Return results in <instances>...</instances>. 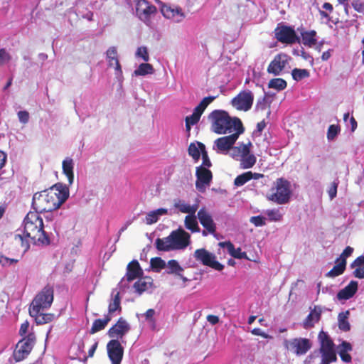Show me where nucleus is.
Instances as JSON below:
<instances>
[{"label":"nucleus","instance_id":"f257e3e1","mask_svg":"<svg viewBox=\"0 0 364 364\" xmlns=\"http://www.w3.org/2000/svg\"><path fill=\"white\" fill-rule=\"evenodd\" d=\"M69 197L68 188L62 183H56L49 189L36 193L33 196L32 206L40 213L56 210Z\"/></svg>","mask_w":364,"mask_h":364},{"label":"nucleus","instance_id":"f03ea898","mask_svg":"<svg viewBox=\"0 0 364 364\" xmlns=\"http://www.w3.org/2000/svg\"><path fill=\"white\" fill-rule=\"evenodd\" d=\"M208 119L211 123V130L218 134L245 131L242 121L238 117H231L225 110H213L209 114Z\"/></svg>","mask_w":364,"mask_h":364},{"label":"nucleus","instance_id":"7ed1b4c3","mask_svg":"<svg viewBox=\"0 0 364 364\" xmlns=\"http://www.w3.org/2000/svg\"><path fill=\"white\" fill-rule=\"evenodd\" d=\"M23 226L26 237L30 238L33 243L46 245L50 244V238L43 230V219L38 213L28 212L24 218Z\"/></svg>","mask_w":364,"mask_h":364},{"label":"nucleus","instance_id":"20e7f679","mask_svg":"<svg viewBox=\"0 0 364 364\" xmlns=\"http://www.w3.org/2000/svg\"><path fill=\"white\" fill-rule=\"evenodd\" d=\"M272 191V193L267 196L269 200L279 205L286 204L289 201L291 195V183L287 179L277 178Z\"/></svg>","mask_w":364,"mask_h":364},{"label":"nucleus","instance_id":"39448f33","mask_svg":"<svg viewBox=\"0 0 364 364\" xmlns=\"http://www.w3.org/2000/svg\"><path fill=\"white\" fill-rule=\"evenodd\" d=\"M53 287L50 285H46L34 297L28 309L29 313H33L34 315H36L38 311H43L49 309L53 301Z\"/></svg>","mask_w":364,"mask_h":364},{"label":"nucleus","instance_id":"423d86ee","mask_svg":"<svg viewBox=\"0 0 364 364\" xmlns=\"http://www.w3.org/2000/svg\"><path fill=\"white\" fill-rule=\"evenodd\" d=\"M320 342L319 351L321 354V364H330L337 360L335 344L326 332L320 331L318 336Z\"/></svg>","mask_w":364,"mask_h":364},{"label":"nucleus","instance_id":"0eeeda50","mask_svg":"<svg viewBox=\"0 0 364 364\" xmlns=\"http://www.w3.org/2000/svg\"><path fill=\"white\" fill-rule=\"evenodd\" d=\"M251 146L252 143L249 141L246 144H242L232 149V156L240 157V166L244 169L252 168L256 163L255 156L250 153Z\"/></svg>","mask_w":364,"mask_h":364},{"label":"nucleus","instance_id":"6e6552de","mask_svg":"<svg viewBox=\"0 0 364 364\" xmlns=\"http://www.w3.org/2000/svg\"><path fill=\"white\" fill-rule=\"evenodd\" d=\"M254 95L249 90H245L240 92L231 100V105L238 111L247 112L253 105Z\"/></svg>","mask_w":364,"mask_h":364},{"label":"nucleus","instance_id":"1a4fd4ad","mask_svg":"<svg viewBox=\"0 0 364 364\" xmlns=\"http://www.w3.org/2000/svg\"><path fill=\"white\" fill-rule=\"evenodd\" d=\"M216 98L215 96L204 97L200 102L195 107L191 115L187 116L185 119L186 131L191 130V127L196 124L206 109V107Z\"/></svg>","mask_w":364,"mask_h":364},{"label":"nucleus","instance_id":"9d476101","mask_svg":"<svg viewBox=\"0 0 364 364\" xmlns=\"http://www.w3.org/2000/svg\"><path fill=\"white\" fill-rule=\"evenodd\" d=\"M195 259L203 265L208 266L218 271H222L224 265L218 262L214 254L208 252L205 248L197 249L194 252Z\"/></svg>","mask_w":364,"mask_h":364},{"label":"nucleus","instance_id":"9b49d317","mask_svg":"<svg viewBox=\"0 0 364 364\" xmlns=\"http://www.w3.org/2000/svg\"><path fill=\"white\" fill-rule=\"evenodd\" d=\"M34 341V336L32 334H29L18 341L14 351V359L16 361H21L26 358L31 353Z\"/></svg>","mask_w":364,"mask_h":364},{"label":"nucleus","instance_id":"f8f14e48","mask_svg":"<svg viewBox=\"0 0 364 364\" xmlns=\"http://www.w3.org/2000/svg\"><path fill=\"white\" fill-rule=\"evenodd\" d=\"M242 133V130H240V132L230 133L231 134L228 136H225L217 139L214 141L217 152L226 154L230 150H231L232 154V149L235 147L233 145L238 139L239 136Z\"/></svg>","mask_w":364,"mask_h":364},{"label":"nucleus","instance_id":"ddd939ff","mask_svg":"<svg viewBox=\"0 0 364 364\" xmlns=\"http://www.w3.org/2000/svg\"><path fill=\"white\" fill-rule=\"evenodd\" d=\"M196 188L201 193H204L206 188L210 186L213 180V173L208 168L203 166L196 167Z\"/></svg>","mask_w":364,"mask_h":364},{"label":"nucleus","instance_id":"4468645a","mask_svg":"<svg viewBox=\"0 0 364 364\" xmlns=\"http://www.w3.org/2000/svg\"><path fill=\"white\" fill-rule=\"evenodd\" d=\"M156 12V7L147 0H138L136 3V15L146 24L150 23L151 16Z\"/></svg>","mask_w":364,"mask_h":364},{"label":"nucleus","instance_id":"2eb2a0df","mask_svg":"<svg viewBox=\"0 0 364 364\" xmlns=\"http://www.w3.org/2000/svg\"><path fill=\"white\" fill-rule=\"evenodd\" d=\"M274 34L277 40L282 43L293 44L299 40L294 28L285 25L278 26Z\"/></svg>","mask_w":364,"mask_h":364},{"label":"nucleus","instance_id":"dca6fc26","mask_svg":"<svg viewBox=\"0 0 364 364\" xmlns=\"http://www.w3.org/2000/svg\"><path fill=\"white\" fill-rule=\"evenodd\" d=\"M174 250H184L191 243V235L183 228H179L170 233Z\"/></svg>","mask_w":364,"mask_h":364},{"label":"nucleus","instance_id":"f3484780","mask_svg":"<svg viewBox=\"0 0 364 364\" xmlns=\"http://www.w3.org/2000/svg\"><path fill=\"white\" fill-rule=\"evenodd\" d=\"M285 346L297 355L306 354L311 348L309 339L305 338H294L285 341Z\"/></svg>","mask_w":364,"mask_h":364},{"label":"nucleus","instance_id":"a211bd4d","mask_svg":"<svg viewBox=\"0 0 364 364\" xmlns=\"http://www.w3.org/2000/svg\"><path fill=\"white\" fill-rule=\"evenodd\" d=\"M108 357L112 364H120L123 358L124 348L117 339H112L107 344Z\"/></svg>","mask_w":364,"mask_h":364},{"label":"nucleus","instance_id":"6ab92c4d","mask_svg":"<svg viewBox=\"0 0 364 364\" xmlns=\"http://www.w3.org/2000/svg\"><path fill=\"white\" fill-rule=\"evenodd\" d=\"M130 330V326L125 319L120 317L117 323L107 332L109 338L122 339Z\"/></svg>","mask_w":364,"mask_h":364},{"label":"nucleus","instance_id":"aec40b11","mask_svg":"<svg viewBox=\"0 0 364 364\" xmlns=\"http://www.w3.org/2000/svg\"><path fill=\"white\" fill-rule=\"evenodd\" d=\"M197 218L201 225L210 234H214L216 231V225L213 221L212 215L205 207L201 208L197 213Z\"/></svg>","mask_w":364,"mask_h":364},{"label":"nucleus","instance_id":"412c9836","mask_svg":"<svg viewBox=\"0 0 364 364\" xmlns=\"http://www.w3.org/2000/svg\"><path fill=\"white\" fill-rule=\"evenodd\" d=\"M287 63V55L286 54H277L269 63L267 68L269 73L279 75L284 70Z\"/></svg>","mask_w":364,"mask_h":364},{"label":"nucleus","instance_id":"4be33fe9","mask_svg":"<svg viewBox=\"0 0 364 364\" xmlns=\"http://www.w3.org/2000/svg\"><path fill=\"white\" fill-rule=\"evenodd\" d=\"M322 309L319 306H314L309 315L304 320L302 326L305 329H310L314 327L316 323H318L321 317Z\"/></svg>","mask_w":364,"mask_h":364},{"label":"nucleus","instance_id":"5701e85b","mask_svg":"<svg viewBox=\"0 0 364 364\" xmlns=\"http://www.w3.org/2000/svg\"><path fill=\"white\" fill-rule=\"evenodd\" d=\"M143 269H141L139 262L134 259L127 264L125 278L127 282H130L141 277L143 275Z\"/></svg>","mask_w":364,"mask_h":364},{"label":"nucleus","instance_id":"b1692460","mask_svg":"<svg viewBox=\"0 0 364 364\" xmlns=\"http://www.w3.org/2000/svg\"><path fill=\"white\" fill-rule=\"evenodd\" d=\"M161 13L165 18L172 19L175 22H181L185 18L182 9L179 7L164 6L161 8Z\"/></svg>","mask_w":364,"mask_h":364},{"label":"nucleus","instance_id":"393cba45","mask_svg":"<svg viewBox=\"0 0 364 364\" xmlns=\"http://www.w3.org/2000/svg\"><path fill=\"white\" fill-rule=\"evenodd\" d=\"M108 65L109 67H114L116 75L120 76L122 75V67L119 61L118 53L116 47H110L106 52Z\"/></svg>","mask_w":364,"mask_h":364},{"label":"nucleus","instance_id":"a878e982","mask_svg":"<svg viewBox=\"0 0 364 364\" xmlns=\"http://www.w3.org/2000/svg\"><path fill=\"white\" fill-rule=\"evenodd\" d=\"M358 284L356 281H350V283L337 294L338 300H348L352 298L358 291Z\"/></svg>","mask_w":364,"mask_h":364},{"label":"nucleus","instance_id":"bb28decb","mask_svg":"<svg viewBox=\"0 0 364 364\" xmlns=\"http://www.w3.org/2000/svg\"><path fill=\"white\" fill-rule=\"evenodd\" d=\"M219 246L228 250V253L236 259H248L247 253L242 252L240 247L235 248L234 245L230 241L220 242Z\"/></svg>","mask_w":364,"mask_h":364},{"label":"nucleus","instance_id":"cd10ccee","mask_svg":"<svg viewBox=\"0 0 364 364\" xmlns=\"http://www.w3.org/2000/svg\"><path fill=\"white\" fill-rule=\"evenodd\" d=\"M153 284V279L150 277H141L134 284V288L139 294H141L145 291L151 287Z\"/></svg>","mask_w":364,"mask_h":364},{"label":"nucleus","instance_id":"c85d7f7f","mask_svg":"<svg viewBox=\"0 0 364 364\" xmlns=\"http://www.w3.org/2000/svg\"><path fill=\"white\" fill-rule=\"evenodd\" d=\"M166 267H167L166 272L168 274H176L184 282L187 281V279L181 274V272H183V268L179 264L178 261L176 259H171L168 261Z\"/></svg>","mask_w":364,"mask_h":364},{"label":"nucleus","instance_id":"c756f323","mask_svg":"<svg viewBox=\"0 0 364 364\" xmlns=\"http://www.w3.org/2000/svg\"><path fill=\"white\" fill-rule=\"evenodd\" d=\"M317 33L314 30L301 31L302 43L305 46L313 47L317 43Z\"/></svg>","mask_w":364,"mask_h":364},{"label":"nucleus","instance_id":"7c9ffc66","mask_svg":"<svg viewBox=\"0 0 364 364\" xmlns=\"http://www.w3.org/2000/svg\"><path fill=\"white\" fill-rule=\"evenodd\" d=\"M155 247L157 250L161 252L174 250L170 235L163 238H157L155 240Z\"/></svg>","mask_w":364,"mask_h":364},{"label":"nucleus","instance_id":"2f4dec72","mask_svg":"<svg viewBox=\"0 0 364 364\" xmlns=\"http://www.w3.org/2000/svg\"><path fill=\"white\" fill-rule=\"evenodd\" d=\"M73 160L71 158H66L63 161V172L67 176L69 184H72L74 180Z\"/></svg>","mask_w":364,"mask_h":364},{"label":"nucleus","instance_id":"473e14b6","mask_svg":"<svg viewBox=\"0 0 364 364\" xmlns=\"http://www.w3.org/2000/svg\"><path fill=\"white\" fill-rule=\"evenodd\" d=\"M122 306H121V298L119 292L117 291L113 296L112 301L109 304L108 306V314L107 315H110V318H112L114 312L118 311V314L122 312Z\"/></svg>","mask_w":364,"mask_h":364},{"label":"nucleus","instance_id":"72a5a7b5","mask_svg":"<svg viewBox=\"0 0 364 364\" xmlns=\"http://www.w3.org/2000/svg\"><path fill=\"white\" fill-rule=\"evenodd\" d=\"M174 205L181 213H188L191 215H194L198 208V204L191 205L181 200H178L176 202Z\"/></svg>","mask_w":364,"mask_h":364},{"label":"nucleus","instance_id":"f704fd0d","mask_svg":"<svg viewBox=\"0 0 364 364\" xmlns=\"http://www.w3.org/2000/svg\"><path fill=\"white\" fill-rule=\"evenodd\" d=\"M336 264L326 274V277L334 278L339 275H341L346 267V261H337L336 260Z\"/></svg>","mask_w":364,"mask_h":364},{"label":"nucleus","instance_id":"c9c22d12","mask_svg":"<svg viewBox=\"0 0 364 364\" xmlns=\"http://www.w3.org/2000/svg\"><path fill=\"white\" fill-rule=\"evenodd\" d=\"M110 315H105L103 319L98 318L93 321L92 326L90 330L91 334H94L104 329L107 323L111 321Z\"/></svg>","mask_w":364,"mask_h":364},{"label":"nucleus","instance_id":"e433bc0d","mask_svg":"<svg viewBox=\"0 0 364 364\" xmlns=\"http://www.w3.org/2000/svg\"><path fill=\"white\" fill-rule=\"evenodd\" d=\"M352 350V346L347 341H343L340 345V350L338 354L341 360L345 363H350L352 360L351 355L348 353V351Z\"/></svg>","mask_w":364,"mask_h":364},{"label":"nucleus","instance_id":"4c0bfd02","mask_svg":"<svg viewBox=\"0 0 364 364\" xmlns=\"http://www.w3.org/2000/svg\"><path fill=\"white\" fill-rule=\"evenodd\" d=\"M43 311H38L36 315L29 313L30 316L35 318V321L38 325H43L51 322L54 318L53 314H43Z\"/></svg>","mask_w":364,"mask_h":364},{"label":"nucleus","instance_id":"58836bf2","mask_svg":"<svg viewBox=\"0 0 364 364\" xmlns=\"http://www.w3.org/2000/svg\"><path fill=\"white\" fill-rule=\"evenodd\" d=\"M185 227L191 230L192 232H197L200 231V228L198 226L196 217L194 215H188L185 218Z\"/></svg>","mask_w":364,"mask_h":364},{"label":"nucleus","instance_id":"ea45409f","mask_svg":"<svg viewBox=\"0 0 364 364\" xmlns=\"http://www.w3.org/2000/svg\"><path fill=\"white\" fill-rule=\"evenodd\" d=\"M349 316V311L341 312L338 314V328L340 330L347 332L350 329V325L348 321Z\"/></svg>","mask_w":364,"mask_h":364},{"label":"nucleus","instance_id":"a19ab883","mask_svg":"<svg viewBox=\"0 0 364 364\" xmlns=\"http://www.w3.org/2000/svg\"><path fill=\"white\" fill-rule=\"evenodd\" d=\"M14 243L16 247H21L24 252L30 247L26 235L24 237L21 234H16L14 237Z\"/></svg>","mask_w":364,"mask_h":364},{"label":"nucleus","instance_id":"79ce46f5","mask_svg":"<svg viewBox=\"0 0 364 364\" xmlns=\"http://www.w3.org/2000/svg\"><path fill=\"white\" fill-rule=\"evenodd\" d=\"M154 72V67L149 63H141L138 68L134 70V75L136 76H143L148 74H153Z\"/></svg>","mask_w":364,"mask_h":364},{"label":"nucleus","instance_id":"37998d69","mask_svg":"<svg viewBox=\"0 0 364 364\" xmlns=\"http://www.w3.org/2000/svg\"><path fill=\"white\" fill-rule=\"evenodd\" d=\"M166 265L165 261L159 257H153L150 260L151 268L156 272H159Z\"/></svg>","mask_w":364,"mask_h":364},{"label":"nucleus","instance_id":"c03bdc74","mask_svg":"<svg viewBox=\"0 0 364 364\" xmlns=\"http://www.w3.org/2000/svg\"><path fill=\"white\" fill-rule=\"evenodd\" d=\"M287 86V82L282 78H274L269 80L268 83V87L269 88H273L277 90V91L284 90Z\"/></svg>","mask_w":364,"mask_h":364},{"label":"nucleus","instance_id":"a18cd8bd","mask_svg":"<svg viewBox=\"0 0 364 364\" xmlns=\"http://www.w3.org/2000/svg\"><path fill=\"white\" fill-rule=\"evenodd\" d=\"M292 77L296 81H300L302 79L309 77L310 74L306 69L294 68L291 72Z\"/></svg>","mask_w":364,"mask_h":364},{"label":"nucleus","instance_id":"49530a36","mask_svg":"<svg viewBox=\"0 0 364 364\" xmlns=\"http://www.w3.org/2000/svg\"><path fill=\"white\" fill-rule=\"evenodd\" d=\"M252 179V171H247L237 176L234 181L236 186H242Z\"/></svg>","mask_w":364,"mask_h":364},{"label":"nucleus","instance_id":"de8ad7c7","mask_svg":"<svg viewBox=\"0 0 364 364\" xmlns=\"http://www.w3.org/2000/svg\"><path fill=\"white\" fill-rule=\"evenodd\" d=\"M197 144L199 146V148L201 151V156H202V160H203L201 166H203L205 168H210L212 166V163L209 159L208 152L205 150V145L201 142H198Z\"/></svg>","mask_w":364,"mask_h":364},{"label":"nucleus","instance_id":"09e8293b","mask_svg":"<svg viewBox=\"0 0 364 364\" xmlns=\"http://www.w3.org/2000/svg\"><path fill=\"white\" fill-rule=\"evenodd\" d=\"M188 152L195 161L199 160L201 151L198 145L196 146L194 143H191L188 149Z\"/></svg>","mask_w":364,"mask_h":364},{"label":"nucleus","instance_id":"8fccbe9b","mask_svg":"<svg viewBox=\"0 0 364 364\" xmlns=\"http://www.w3.org/2000/svg\"><path fill=\"white\" fill-rule=\"evenodd\" d=\"M341 129L338 125L331 124L328 127L327 131V139L329 141L333 140L338 134L340 132Z\"/></svg>","mask_w":364,"mask_h":364},{"label":"nucleus","instance_id":"3c124183","mask_svg":"<svg viewBox=\"0 0 364 364\" xmlns=\"http://www.w3.org/2000/svg\"><path fill=\"white\" fill-rule=\"evenodd\" d=\"M266 214L268 216L269 220L271 221L277 222L281 220L282 218V215L277 209L267 210L266 211Z\"/></svg>","mask_w":364,"mask_h":364},{"label":"nucleus","instance_id":"603ef678","mask_svg":"<svg viewBox=\"0 0 364 364\" xmlns=\"http://www.w3.org/2000/svg\"><path fill=\"white\" fill-rule=\"evenodd\" d=\"M136 55L138 58H141L145 62L149 60L148 50L145 46L139 47L136 50Z\"/></svg>","mask_w":364,"mask_h":364},{"label":"nucleus","instance_id":"864d4df0","mask_svg":"<svg viewBox=\"0 0 364 364\" xmlns=\"http://www.w3.org/2000/svg\"><path fill=\"white\" fill-rule=\"evenodd\" d=\"M11 60V56L5 48L0 49V66L8 63Z\"/></svg>","mask_w":364,"mask_h":364},{"label":"nucleus","instance_id":"5fc2aeb1","mask_svg":"<svg viewBox=\"0 0 364 364\" xmlns=\"http://www.w3.org/2000/svg\"><path fill=\"white\" fill-rule=\"evenodd\" d=\"M338 184H339L338 179H336L331 184V186H330V187H329V188L328 190V196H329L331 199H333V198H334L336 196V195H337V188H338Z\"/></svg>","mask_w":364,"mask_h":364},{"label":"nucleus","instance_id":"6e6d98bb","mask_svg":"<svg viewBox=\"0 0 364 364\" xmlns=\"http://www.w3.org/2000/svg\"><path fill=\"white\" fill-rule=\"evenodd\" d=\"M250 221L256 227H261L265 225V218L263 216L257 215L250 218Z\"/></svg>","mask_w":364,"mask_h":364},{"label":"nucleus","instance_id":"4d7b16f0","mask_svg":"<svg viewBox=\"0 0 364 364\" xmlns=\"http://www.w3.org/2000/svg\"><path fill=\"white\" fill-rule=\"evenodd\" d=\"M18 262V260L16 259L9 258L4 256L3 254L0 253V264L2 266H9L12 264H16Z\"/></svg>","mask_w":364,"mask_h":364},{"label":"nucleus","instance_id":"13d9d810","mask_svg":"<svg viewBox=\"0 0 364 364\" xmlns=\"http://www.w3.org/2000/svg\"><path fill=\"white\" fill-rule=\"evenodd\" d=\"M352 6L358 13L364 12V0H352Z\"/></svg>","mask_w":364,"mask_h":364},{"label":"nucleus","instance_id":"bf43d9fd","mask_svg":"<svg viewBox=\"0 0 364 364\" xmlns=\"http://www.w3.org/2000/svg\"><path fill=\"white\" fill-rule=\"evenodd\" d=\"M17 116H18L19 122L23 124H27L30 119V114H29L28 112L26 111V110L19 111L17 113Z\"/></svg>","mask_w":364,"mask_h":364},{"label":"nucleus","instance_id":"052dcab7","mask_svg":"<svg viewBox=\"0 0 364 364\" xmlns=\"http://www.w3.org/2000/svg\"><path fill=\"white\" fill-rule=\"evenodd\" d=\"M353 252V248L350 247V246H348L346 247L344 250L343 251V252L341 253V255H340V257L338 258H337V261H346V259L350 257L352 253Z\"/></svg>","mask_w":364,"mask_h":364},{"label":"nucleus","instance_id":"680f3d73","mask_svg":"<svg viewBox=\"0 0 364 364\" xmlns=\"http://www.w3.org/2000/svg\"><path fill=\"white\" fill-rule=\"evenodd\" d=\"M159 220V218L157 217V213H154V211L150 212L147 214L146 216V223L147 225H151L155 223H156Z\"/></svg>","mask_w":364,"mask_h":364},{"label":"nucleus","instance_id":"e2e57ef3","mask_svg":"<svg viewBox=\"0 0 364 364\" xmlns=\"http://www.w3.org/2000/svg\"><path fill=\"white\" fill-rule=\"evenodd\" d=\"M154 315H155V310L153 309H148L144 314L146 320L148 321L152 322L154 324V327L155 326V320L154 318Z\"/></svg>","mask_w":364,"mask_h":364},{"label":"nucleus","instance_id":"0e129e2a","mask_svg":"<svg viewBox=\"0 0 364 364\" xmlns=\"http://www.w3.org/2000/svg\"><path fill=\"white\" fill-rule=\"evenodd\" d=\"M357 268L353 272V275L355 277L358 279L364 278V267L362 266H356Z\"/></svg>","mask_w":364,"mask_h":364},{"label":"nucleus","instance_id":"69168bd1","mask_svg":"<svg viewBox=\"0 0 364 364\" xmlns=\"http://www.w3.org/2000/svg\"><path fill=\"white\" fill-rule=\"evenodd\" d=\"M251 333L253 334V335H255V336H262V338H272V336H270L269 335L267 334L266 333L263 332L260 328H253L252 331H251Z\"/></svg>","mask_w":364,"mask_h":364},{"label":"nucleus","instance_id":"338daca9","mask_svg":"<svg viewBox=\"0 0 364 364\" xmlns=\"http://www.w3.org/2000/svg\"><path fill=\"white\" fill-rule=\"evenodd\" d=\"M364 264V256L361 255L357 257L350 264L351 267L355 266H363Z\"/></svg>","mask_w":364,"mask_h":364},{"label":"nucleus","instance_id":"774afa93","mask_svg":"<svg viewBox=\"0 0 364 364\" xmlns=\"http://www.w3.org/2000/svg\"><path fill=\"white\" fill-rule=\"evenodd\" d=\"M28 327H29V323L27 321H26L23 323H21L20 330H19V334L21 336H24L27 333Z\"/></svg>","mask_w":364,"mask_h":364}]
</instances>
